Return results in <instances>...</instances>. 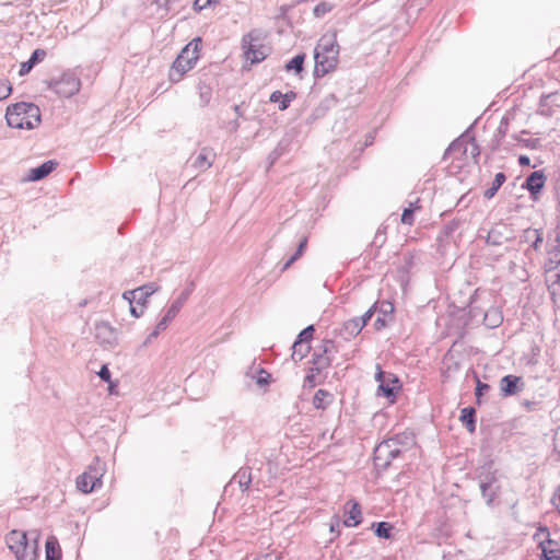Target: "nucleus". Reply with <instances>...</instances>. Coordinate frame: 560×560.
Segmentation results:
<instances>
[{
  "mask_svg": "<svg viewBox=\"0 0 560 560\" xmlns=\"http://www.w3.org/2000/svg\"><path fill=\"white\" fill-rule=\"evenodd\" d=\"M340 46L336 33L324 34L314 49V75L323 78L332 72L339 62Z\"/></svg>",
  "mask_w": 560,
  "mask_h": 560,
  "instance_id": "obj_1",
  "label": "nucleus"
},
{
  "mask_svg": "<svg viewBox=\"0 0 560 560\" xmlns=\"http://www.w3.org/2000/svg\"><path fill=\"white\" fill-rule=\"evenodd\" d=\"M5 119L10 127L34 129L40 122L39 107L33 103L20 102L7 108Z\"/></svg>",
  "mask_w": 560,
  "mask_h": 560,
  "instance_id": "obj_2",
  "label": "nucleus"
},
{
  "mask_svg": "<svg viewBox=\"0 0 560 560\" xmlns=\"http://www.w3.org/2000/svg\"><path fill=\"white\" fill-rule=\"evenodd\" d=\"M37 530L28 533L12 530L7 536L9 548L15 553L18 560H36L38 552Z\"/></svg>",
  "mask_w": 560,
  "mask_h": 560,
  "instance_id": "obj_3",
  "label": "nucleus"
},
{
  "mask_svg": "<svg viewBox=\"0 0 560 560\" xmlns=\"http://www.w3.org/2000/svg\"><path fill=\"white\" fill-rule=\"evenodd\" d=\"M200 45L201 39L195 38L182 49L170 70L168 77L172 82H179L183 75L194 68L199 59Z\"/></svg>",
  "mask_w": 560,
  "mask_h": 560,
  "instance_id": "obj_4",
  "label": "nucleus"
},
{
  "mask_svg": "<svg viewBox=\"0 0 560 560\" xmlns=\"http://www.w3.org/2000/svg\"><path fill=\"white\" fill-rule=\"evenodd\" d=\"M479 488L481 497L488 506H492L494 499L499 495L501 486L498 479V471L493 469V462H486L478 470Z\"/></svg>",
  "mask_w": 560,
  "mask_h": 560,
  "instance_id": "obj_5",
  "label": "nucleus"
},
{
  "mask_svg": "<svg viewBox=\"0 0 560 560\" xmlns=\"http://www.w3.org/2000/svg\"><path fill=\"white\" fill-rule=\"evenodd\" d=\"M375 381L378 383L377 395L386 397L390 402L396 400L397 394L401 387L397 375L386 373L381 365H376Z\"/></svg>",
  "mask_w": 560,
  "mask_h": 560,
  "instance_id": "obj_6",
  "label": "nucleus"
},
{
  "mask_svg": "<svg viewBox=\"0 0 560 560\" xmlns=\"http://www.w3.org/2000/svg\"><path fill=\"white\" fill-rule=\"evenodd\" d=\"M401 455V448L395 447V444L388 439L382 441L374 450V466L380 471H385L392 460Z\"/></svg>",
  "mask_w": 560,
  "mask_h": 560,
  "instance_id": "obj_7",
  "label": "nucleus"
},
{
  "mask_svg": "<svg viewBox=\"0 0 560 560\" xmlns=\"http://www.w3.org/2000/svg\"><path fill=\"white\" fill-rule=\"evenodd\" d=\"M541 535L544 539L538 540V548L541 551L540 560H560V544L550 537L549 528L540 525L534 534V539H538Z\"/></svg>",
  "mask_w": 560,
  "mask_h": 560,
  "instance_id": "obj_8",
  "label": "nucleus"
},
{
  "mask_svg": "<svg viewBox=\"0 0 560 560\" xmlns=\"http://www.w3.org/2000/svg\"><path fill=\"white\" fill-rule=\"evenodd\" d=\"M336 352L335 343L332 340H324L323 343L315 348L310 370L311 372L322 373L328 369L332 361V353Z\"/></svg>",
  "mask_w": 560,
  "mask_h": 560,
  "instance_id": "obj_9",
  "label": "nucleus"
},
{
  "mask_svg": "<svg viewBox=\"0 0 560 560\" xmlns=\"http://www.w3.org/2000/svg\"><path fill=\"white\" fill-rule=\"evenodd\" d=\"M80 79L73 72H65L58 80L50 82L49 88L61 97H71L80 90Z\"/></svg>",
  "mask_w": 560,
  "mask_h": 560,
  "instance_id": "obj_10",
  "label": "nucleus"
},
{
  "mask_svg": "<svg viewBox=\"0 0 560 560\" xmlns=\"http://www.w3.org/2000/svg\"><path fill=\"white\" fill-rule=\"evenodd\" d=\"M257 40H259L257 31H252L242 38L244 54L252 63H258L266 58L264 47L260 44H255Z\"/></svg>",
  "mask_w": 560,
  "mask_h": 560,
  "instance_id": "obj_11",
  "label": "nucleus"
},
{
  "mask_svg": "<svg viewBox=\"0 0 560 560\" xmlns=\"http://www.w3.org/2000/svg\"><path fill=\"white\" fill-rule=\"evenodd\" d=\"M215 153L211 148L205 147L196 155H191L190 164L199 172L210 168L214 162Z\"/></svg>",
  "mask_w": 560,
  "mask_h": 560,
  "instance_id": "obj_12",
  "label": "nucleus"
},
{
  "mask_svg": "<svg viewBox=\"0 0 560 560\" xmlns=\"http://www.w3.org/2000/svg\"><path fill=\"white\" fill-rule=\"evenodd\" d=\"M523 387L524 382L521 376L509 374L500 380V390L503 397L513 396L521 392Z\"/></svg>",
  "mask_w": 560,
  "mask_h": 560,
  "instance_id": "obj_13",
  "label": "nucleus"
},
{
  "mask_svg": "<svg viewBox=\"0 0 560 560\" xmlns=\"http://www.w3.org/2000/svg\"><path fill=\"white\" fill-rule=\"evenodd\" d=\"M546 176L542 171H535L530 173L525 182L522 184V188L529 191L532 196L540 192L544 188Z\"/></svg>",
  "mask_w": 560,
  "mask_h": 560,
  "instance_id": "obj_14",
  "label": "nucleus"
},
{
  "mask_svg": "<svg viewBox=\"0 0 560 560\" xmlns=\"http://www.w3.org/2000/svg\"><path fill=\"white\" fill-rule=\"evenodd\" d=\"M58 163L54 160L46 161L40 165L30 170L26 179L30 182H38L48 176L56 167Z\"/></svg>",
  "mask_w": 560,
  "mask_h": 560,
  "instance_id": "obj_15",
  "label": "nucleus"
},
{
  "mask_svg": "<svg viewBox=\"0 0 560 560\" xmlns=\"http://www.w3.org/2000/svg\"><path fill=\"white\" fill-rule=\"evenodd\" d=\"M468 131L460 135L457 139H455L445 150L443 160H446L448 155L453 153H460L462 155H468Z\"/></svg>",
  "mask_w": 560,
  "mask_h": 560,
  "instance_id": "obj_16",
  "label": "nucleus"
},
{
  "mask_svg": "<svg viewBox=\"0 0 560 560\" xmlns=\"http://www.w3.org/2000/svg\"><path fill=\"white\" fill-rule=\"evenodd\" d=\"M158 289L159 285L155 282H149L135 290L127 291V294L132 295L133 300H137L138 304L143 303L145 305L148 298L156 292Z\"/></svg>",
  "mask_w": 560,
  "mask_h": 560,
  "instance_id": "obj_17",
  "label": "nucleus"
},
{
  "mask_svg": "<svg viewBox=\"0 0 560 560\" xmlns=\"http://www.w3.org/2000/svg\"><path fill=\"white\" fill-rule=\"evenodd\" d=\"M395 444V447L401 448V454L416 444V436L413 432L405 431L388 439Z\"/></svg>",
  "mask_w": 560,
  "mask_h": 560,
  "instance_id": "obj_18",
  "label": "nucleus"
},
{
  "mask_svg": "<svg viewBox=\"0 0 560 560\" xmlns=\"http://www.w3.org/2000/svg\"><path fill=\"white\" fill-rule=\"evenodd\" d=\"M362 329V325L359 324V320H357V318L353 317L351 319L346 320L342 324L341 328L338 330V335L343 340H350L357 337Z\"/></svg>",
  "mask_w": 560,
  "mask_h": 560,
  "instance_id": "obj_19",
  "label": "nucleus"
},
{
  "mask_svg": "<svg viewBox=\"0 0 560 560\" xmlns=\"http://www.w3.org/2000/svg\"><path fill=\"white\" fill-rule=\"evenodd\" d=\"M296 98V93L293 91H289L287 93H282L281 91H273L270 94L269 101L271 103H278V108L280 110H285L289 108L292 101Z\"/></svg>",
  "mask_w": 560,
  "mask_h": 560,
  "instance_id": "obj_20",
  "label": "nucleus"
},
{
  "mask_svg": "<svg viewBox=\"0 0 560 560\" xmlns=\"http://www.w3.org/2000/svg\"><path fill=\"white\" fill-rule=\"evenodd\" d=\"M351 508L347 511V517L343 521L346 527L358 526L362 522L361 506L357 501H349L347 503Z\"/></svg>",
  "mask_w": 560,
  "mask_h": 560,
  "instance_id": "obj_21",
  "label": "nucleus"
},
{
  "mask_svg": "<svg viewBox=\"0 0 560 560\" xmlns=\"http://www.w3.org/2000/svg\"><path fill=\"white\" fill-rule=\"evenodd\" d=\"M96 330V338L102 342L106 345H113L116 337L114 329L109 326L107 323H100L95 327Z\"/></svg>",
  "mask_w": 560,
  "mask_h": 560,
  "instance_id": "obj_22",
  "label": "nucleus"
},
{
  "mask_svg": "<svg viewBox=\"0 0 560 560\" xmlns=\"http://www.w3.org/2000/svg\"><path fill=\"white\" fill-rule=\"evenodd\" d=\"M338 104V100L335 94H328L325 96L319 105L314 109L313 115L316 118L323 117L329 112L331 108L336 107Z\"/></svg>",
  "mask_w": 560,
  "mask_h": 560,
  "instance_id": "obj_23",
  "label": "nucleus"
},
{
  "mask_svg": "<svg viewBox=\"0 0 560 560\" xmlns=\"http://www.w3.org/2000/svg\"><path fill=\"white\" fill-rule=\"evenodd\" d=\"M459 420L470 433L476 431V409L474 407L463 408Z\"/></svg>",
  "mask_w": 560,
  "mask_h": 560,
  "instance_id": "obj_24",
  "label": "nucleus"
},
{
  "mask_svg": "<svg viewBox=\"0 0 560 560\" xmlns=\"http://www.w3.org/2000/svg\"><path fill=\"white\" fill-rule=\"evenodd\" d=\"M237 482L242 492H245L252 482V472L250 468L242 467L237 470V472L233 476L231 480V485Z\"/></svg>",
  "mask_w": 560,
  "mask_h": 560,
  "instance_id": "obj_25",
  "label": "nucleus"
},
{
  "mask_svg": "<svg viewBox=\"0 0 560 560\" xmlns=\"http://www.w3.org/2000/svg\"><path fill=\"white\" fill-rule=\"evenodd\" d=\"M85 472L90 475V479H92L98 488L102 487L104 466L102 465L98 457H95L94 462L91 465H89L88 470Z\"/></svg>",
  "mask_w": 560,
  "mask_h": 560,
  "instance_id": "obj_26",
  "label": "nucleus"
},
{
  "mask_svg": "<svg viewBox=\"0 0 560 560\" xmlns=\"http://www.w3.org/2000/svg\"><path fill=\"white\" fill-rule=\"evenodd\" d=\"M194 289H195V283L191 281L187 285V288L178 295V298L172 302L171 306L168 307L171 313H174L175 315H177L179 313L180 308L183 307L185 302L188 300V298L192 293Z\"/></svg>",
  "mask_w": 560,
  "mask_h": 560,
  "instance_id": "obj_27",
  "label": "nucleus"
},
{
  "mask_svg": "<svg viewBox=\"0 0 560 560\" xmlns=\"http://www.w3.org/2000/svg\"><path fill=\"white\" fill-rule=\"evenodd\" d=\"M503 316L500 310L491 307L485 312L483 324L489 328H497L501 325Z\"/></svg>",
  "mask_w": 560,
  "mask_h": 560,
  "instance_id": "obj_28",
  "label": "nucleus"
},
{
  "mask_svg": "<svg viewBox=\"0 0 560 560\" xmlns=\"http://www.w3.org/2000/svg\"><path fill=\"white\" fill-rule=\"evenodd\" d=\"M420 209H421V206H420L419 198H417L413 201H409L408 207H406L402 211L401 219H400L401 222L407 225H412L415 222L413 214L417 210H420Z\"/></svg>",
  "mask_w": 560,
  "mask_h": 560,
  "instance_id": "obj_29",
  "label": "nucleus"
},
{
  "mask_svg": "<svg viewBox=\"0 0 560 560\" xmlns=\"http://www.w3.org/2000/svg\"><path fill=\"white\" fill-rule=\"evenodd\" d=\"M331 399L332 395L329 392L325 389H318L313 397V406L316 409L325 410L330 404Z\"/></svg>",
  "mask_w": 560,
  "mask_h": 560,
  "instance_id": "obj_30",
  "label": "nucleus"
},
{
  "mask_svg": "<svg viewBox=\"0 0 560 560\" xmlns=\"http://www.w3.org/2000/svg\"><path fill=\"white\" fill-rule=\"evenodd\" d=\"M505 180H506V176L504 173H502V172L497 173L491 186L485 190L483 197L487 200L492 199L495 196V194L498 192V190L501 188V186L505 183Z\"/></svg>",
  "mask_w": 560,
  "mask_h": 560,
  "instance_id": "obj_31",
  "label": "nucleus"
},
{
  "mask_svg": "<svg viewBox=\"0 0 560 560\" xmlns=\"http://www.w3.org/2000/svg\"><path fill=\"white\" fill-rule=\"evenodd\" d=\"M46 560H60L61 550L56 539L49 538L45 544Z\"/></svg>",
  "mask_w": 560,
  "mask_h": 560,
  "instance_id": "obj_32",
  "label": "nucleus"
},
{
  "mask_svg": "<svg viewBox=\"0 0 560 560\" xmlns=\"http://www.w3.org/2000/svg\"><path fill=\"white\" fill-rule=\"evenodd\" d=\"M77 488L83 493H91L98 487L94 483L92 479H90L89 474L83 472L77 478Z\"/></svg>",
  "mask_w": 560,
  "mask_h": 560,
  "instance_id": "obj_33",
  "label": "nucleus"
},
{
  "mask_svg": "<svg viewBox=\"0 0 560 560\" xmlns=\"http://www.w3.org/2000/svg\"><path fill=\"white\" fill-rule=\"evenodd\" d=\"M372 528H374V533L380 538L389 539L393 536L394 526L385 521L373 523Z\"/></svg>",
  "mask_w": 560,
  "mask_h": 560,
  "instance_id": "obj_34",
  "label": "nucleus"
},
{
  "mask_svg": "<svg viewBox=\"0 0 560 560\" xmlns=\"http://www.w3.org/2000/svg\"><path fill=\"white\" fill-rule=\"evenodd\" d=\"M305 54L295 55L289 62L285 63L284 69L290 72L294 71L300 74L304 69Z\"/></svg>",
  "mask_w": 560,
  "mask_h": 560,
  "instance_id": "obj_35",
  "label": "nucleus"
},
{
  "mask_svg": "<svg viewBox=\"0 0 560 560\" xmlns=\"http://www.w3.org/2000/svg\"><path fill=\"white\" fill-rule=\"evenodd\" d=\"M306 247H307V237L304 236L300 241V243H299L294 254L284 262V265L282 266L281 270L282 271L287 270L293 262H295L299 258H301L303 256Z\"/></svg>",
  "mask_w": 560,
  "mask_h": 560,
  "instance_id": "obj_36",
  "label": "nucleus"
},
{
  "mask_svg": "<svg viewBox=\"0 0 560 560\" xmlns=\"http://www.w3.org/2000/svg\"><path fill=\"white\" fill-rule=\"evenodd\" d=\"M487 244L492 246H500L508 237L504 236L500 228H492L487 235Z\"/></svg>",
  "mask_w": 560,
  "mask_h": 560,
  "instance_id": "obj_37",
  "label": "nucleus"
},
{
  "mask_svg": "<svg viewBox=\"0 0 560 560\" xmlns=\"http://www.w3.org/2000/svg\"><path fill=\"white\" fill-rule=\"evenodd\" d=\"M310 350H311L310 345H303V343L298 345V342L294 341L292 345V355H291L292 360L295 362L303 360L306 357V354L310 352Z\"/></svg>",
  "mask_w": 560,
  "mask_h": 560,
  "instance_id": "obj_38",
  "label": "nucleus"
},
{
  "mask_svg": "<svg viewBox=\"0 0 560 560\" xmlns=\"http://www.w3.org/2000/svg\"><path fill=\"white\" fill-rule=\"evenodd\" d=\"M548 290L555 303L560 301V272L555 275V279L548 285Z\"/></svg>",
  "mask_w": 560,
  "mask_h": 560,
  "instance_id": "obj_39",
  "label": "nucleus"
},
{
  "mask_svg": "<svg viewBox=\"0 0 560 560\" xmlns=\"http://www.w3.org/2000/svg\"><path fill=\"white\" fill-rule=\"evenodd\" d=\"M314 331L315 328L313 325L305 327L303 330L300 331L295 341L298 342V345H310L311 340L313 339Z\"/></svg>",
  "mask_w": 560,
  "mask_h": 560,
  "instance_id": "obj_40",
  "label": "nucleus"
},
{
  "mask_svg": "<svg viewBox=\"0 0 560 560\" xmlns=\"http://www.w3.org/2000/svg\"><path fill=\"white\" fill-rule=\"evenodd\" d=\"M200 100L203 105H207L211 100V86L200 81L198 84Z\"/></svg>",
  "mask_w": 560,
  "mask_h": 560,
  "instance_id": "obj_41",
  "label": "nucleus"
},
{
  "mask_svg": "<svg viewBox=\"0 0 560 560\" xmlns=\"http://www.w3.org/2000/svg\"><path fill=\"white\" fill-rule=\"evenodd\" d=\"M376 304V311H378L380 314L383 315V317L392 316L394 313V305L389 301H382Z\"/></svg>",
  "mask_w": 560,
  "mask_h": 560,
  "instance_id": "obj_42",
  "label": "nucleus"
},
{
  "mask_svg": "<svg viewBox=\"0 0 560 560\" xmlns=\"http://www.w3.org/2000/svg\"><path fill=\"white\" fill-rule=\"evenodd\" d=\"M549 254V269L557 268L560 266V246H552L548 252Z\"/></svg>",
  "mask_w": 560,
  "mask_h": 560,
  "instance_id": "obj_43",
  "label": "nucleus"
},
{
  "mask_svg": "<svg viewBox=\"0 0 560 560\" xmlns=\"http://www.w3.org/2000/svg\"><path fill=\"white\" fill-rule=\"evenodd\" d=\"M176 317L174 313H171V311L167 308L165 314L161 317L159 323L156 324L158 330H165L168 326V324Z\"/></svg>",
  "mask_w": 560,
  "mask_h": 560,
  "instance_id": "obj_44",
  "label": "nucleus"
},
{
  "mask_svg": "<svg viewBox=\"0 0 560 560\" xmlns=\"http://www.w3.org/2000/svg\"><path fill=\"white\" fill-rule=\"evenodd\" d=\"M332 10V5L328 2H320L315 5L313 12L316 18H323L326 13Z\"/></svg>",
  "mask_w": 560,
  "mask_h": 560,
  "instance_id": "obj_45",
  "label": "nucleus"
},
{
  "mask_svg": "<svg viewBox=\"0 0 560 560\" xmlns=\"http://www.w3.org/2000/svg\"><path fill=\"white\" fill-rule=\"evenodd\" d=\"M12 92V85L8 79L0 80V101H3L10 96Z\"/></svg>",
  "mask_w": 560,
  "mask_h": 560,
  "instance_id": "obj_46",
  "label": "nucleus"
},
{
  "mask_svg": "<svg viewBox=\"0 0 560 560\" xmlns=\"http://www.w3.org/2000/svg\"><path fill=\"white\" fill-rule=\"evenodd\" d=\"M490 389V385L477 380V384L475 387V396L477 402L480 404L481 397Z\"/></svg>",
  "mask_w": 560,
  "mask_h": 560,
  "instance_id": "obj_47",
  "label": "nucleus"
},
{
  "mask_svg": "<svg viewBox=\"0 0 560 560\" xmlns=\"http://www.w3.org/2000/svg\"><path fill=\"white\" fill-rule=\"evenodd\" d=\"M468 148V154L477 162L480 155V149L474 137H469Z\"/></svg>",
  "mask_w": 560,
  "mask_h": 560,
  "instance_id": "obj_48",
  "label": "nucleus"
},
{
  "mask_svg": "<svg viewBox=\"0 0 560 560\" xmlns=\"http://www.w3.org/2000/svg\"><path fill=\"white\" fill-rule=\"evenodd\" d=\"M508 127H509V118L504 116V117H502V119L499 124V127L497 129V132H495V137L499 140L502 139L506 135Z\"/></svg>",
  "mask_w": 560,
  "mask_h": 560,
  "instance_id": "obj_49",
  "label": "nucleus"
},
{
  "mask_svg": "<svg viewBox=\"0 0 560 560\" xmlns=\"http://www.w3.org/2000/svg\"><path fill=\"white\" fill-rule=\"evenodd\" d=\"M518 143L523 144L525 148L528 149H538L540 145L539 139L529 138V139H523V138H515Z\"/></svg>",
  "mask_w": 560,
  "mask_h": 560,
  "instance_id": "obj_50",
  "label": "nucleus"
},
{
  "mask_svg": "<svg viewBox=\"0 0 560 560\" xmlns=\"http://www.w3.org/2000/svg\"><path fill=\"white\" fill-rule=\"evenodd\" d=\"M376 312V304L371 306L361 317H355L359 320V324L362 325V328L368 324V322L372 318L374 313Z\"/></svg>",
  "mask_w": 560,
  "mask_h": 560,
  "instance_id": "obj_51",
  "label": "nucleus"
},
{
  "mask_svg": "<svg viewBox=\"0 0 560 560\" xmlns=\"http://www.w3.org/2000/svg\"><path fill=\"white\" fill-rule=\"evenodd\" d=\"M144 307H145V305L143 303H140V304H138V302L131 303L130 304V314L133 317L139 318L143 314Z\"/></svg>",
  "mask_w": 560,
  "mask_h": 560,
  "instance_id": "obj_52",
  "label": "nucleus"
},
{
  "mask_svg": "<svg viewBox=\"0 0 560 560\" xmlns=\"http://www.w3.org/2000/svg\"><path fill=\"white\" fill-rule=\"evenodd\" d=\"M534 241L532 243V247L534 250L538 252L540 249L541 243L544 241L541 230L534 229Z\"/></svg>",
  "mask_w": 560,
  "mask_h": 560,
  "instance_id": "obj_53",
  "label": "nucleus"
},
{
  "mask_svg": "<svg viewBox=\"0 0 560 560\" xmlns=\"http://www.w3.org/2000/svg\"><path fill=\"white\" fill-rule=\"evenodd\" d=\"M386 241L385 232L378 229L375 233L374 240L372 242V246H376L377 248L382 247Z\"/></svg>",
  "mask_w": 560,
  "mask_h": 560,
  "instance_id": "obj_54",
  "label": "nucleus"
},
{
  "mask_svg": "<svg viewBox=\"0 0 560 560\" xmlns=\"http://www.w3.org/2000/svg\"><path fill=\"white\" fill-rule=\"evenodd\" d=\"M270 378H271V375L265 371L264 369H261L259 371V375L256 380V383L260 386H265V385H268L270 383Z\"/></svg>",
  "mask_w": 560,
  "mask_h": 560,
  "instance_id": "obj_55",
  "label": "nucleus"
},
{
  "mask_svg": "<svg viewBox=\"0 0 560 560\" xmlns=\"http://www.w3.org/2000/svg\"><path fill=\"white\" fill-rule=\"evenodd\" d=\"M46 56H47V52L45 49L37 48L32 52L30 58L33 59L34 62L37 65V63L42 62Z\"/></svg>",
  "mask_w": 560,
  "mask_h": 560,
  "instance_id": "obj_56",
  "label": "nucleus"
},
{
  "mask_svg": "<svg viewBox=\"0 0 560 560\" xmlns=\"http://www.w3.org/2000/svg\"><path fill=\"white\" fill-rule=\"evenodd\" d=\"M100 378L104 382H110V371L109 369L107 368V365H103L100 370V372L97 373Z\"/></svg>",
  "mask_w": 560,
  "mask_h": 560,
  "instance_id": "obj_57",
  "label": "nucleus"
},
{
  "mask_svg": "<svg viewBox=\"0 0 560 560\" xmlns=\"http://www.w3.org/2000/svg\"><path fill=\"white\" fill-rule=\"evenodd\" d=\"M210 5H212V3H210L209 0H195V2H194V9L197 12L205 10L206 8H208Z\"/></svg>",
  "mask_w": 560,
  "mask_h": 560,
  "instance_id": "obj_58",
  "label": "nucleus"
},
{
  "mask_svg": "<svg viewBox=\"0 0 560 560\" xmlns=\"http://www.w3.org/2000/svg\"><path fill=\"white\" fill-rule=\"evenodd\" d=\"M316 372H311L304 378V385L313 387L316 384Z\"/></svg>",
  "mask_w": 560,
  "mask_h": 560,
  "instance_id": "obj_59",
  "label": "nucleus"
},
{
  "mask_svg": "<svg viewBox=\"0 0 560 560\" xmlns=\"http://www.w3.org/2000/svg\"><path fill=\"white\" fill-rule=\"evenodd\" d=\"M282 154V151H281V143L278 145V148H276L270 154H269V160H270V164H273L279 158L280 155Z\"/></svg>",
  "mask_w": 560,
  "mask_h": 560,
  "instance_id": "obj_60",
  "label": "nucleus"
},
{
  "mask_svg": "<svg viewBox=\"0 0 560 560\" xmlns=\"http://www.w3.org/2000/svg\"><path fill=\"white\" fill-rule=\"evenodd\" d=\"M340 521L337 516L334 517V520L330 523V532L336 533L337 535L340 534Z\"/></svg>",
  "mask_w": 560,
  "mask_h": 560,
  "instance_id": "obj_61",
  "label": "nucleus"
},
{
  "mask_svg": "<svg viewBox=\"0 0 560 560\" xmlns=\"http://www.w3.org/2000/svg\"><path fill=\"white\" fill-rule=\"evenodd\" d=\"M163 330H158V327L148 335L147 339L144 340V345L150 343L153 339H155Z\"/></svg>",
  "mask_w": 560,
  "mask_h": 560,
  "instance_id": "obj_62",
  "label": "nucleus"
},
{
  "mask_svg": "<svg viewBox=\"0 0 560 560\" xmlns=\"http://www.w3.org/2000/svg\"><path fill=\"white\" fill-rule=\"evenodd\" d=\"M32 69L33 68H31V66L26 61L22 62L20 71H19V74L20 75H25V74L30 73L32 71Z\"/></svg>",
  "mask_w": 560,
  "mask_h": 560,
  "instance_id": "obj_63",
  "label": "nucleus"
},
{
  "mask_svg": "<svg viewBox=\"0 0 560 560\" xmlns=\"http://www.w3.org/2000/svg\"><path fill=\"white\" fill-rule=\"evenodd\" d=\"M375 329L380 330L386 326L385 317L378 316L374 323Z\"/></svg>",
  "mask_w": 560,
  "mask_h": 560,
  "instance_id": "obj_64",
  "label": "nucleus"
}]
</instances>
